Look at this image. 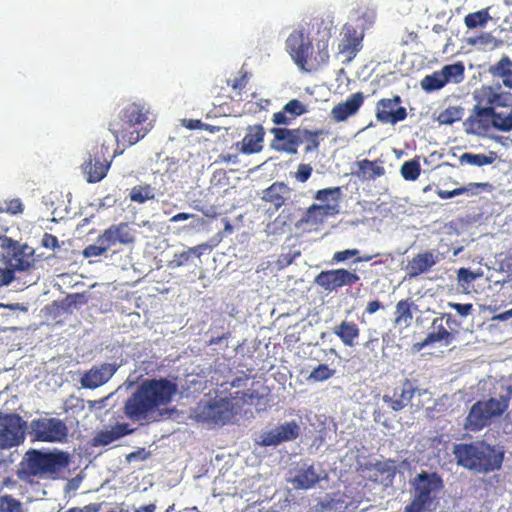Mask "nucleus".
Here are the masks:
<instances>
[{
  "label": "nucleus",
  "instance_id": "obj_20",
  "mask_svg": "<svg viewBox=\"0 0 512 512\" xmlns=\"http://www.w3.org/2000/svg\"><path fill=\"white\" fill-rule=\"evenodd\" d=\"M264 137L265 129L261 124L249 125L243 139L236 143V147L242 154H257L263 150Z\"/></svg>",
  "mask_w": 512,
  "mask_h": 512
},
{
  "label": "nucleus",
  "instance_id": "obj_38",
  "mask_svg": "<svg viewBox=\"0 0 512 512\" xmlns=\"http://www.w3.org/2000/svg\"><path fill=\"white\" fill-rule=\"evenodd\" d=\"M463 115L464 109L461 106H449L438 114L436 120L441 125H452L460 121Z\"/></svg>",
  "mask_w": 512,
  "mask_h": 512
},
{
  "label": "nucleus",
  "instance_id": "obj_58",
  "mask_svg": "<svg viewBox=\"0 0 512 512\" xmlns=\"http://www.w3.org/2000/svg\"><path fill=\"white\" fill-rule=\"evenodd\" d=\"M5 211L13 215L21 213L23 211V204L19 199H12L7 203Z\"/></svg>",
  "mask_w": 512,
  "mask_h": 512
},
{
  "label": "nucleus",
  "instance_id": "obj_23",
  "mask_svg": "<svg viewBox=\"0 0 512 512\" xmlns=\"http://www.w3.org/2000/svg\"><path fill=\"white\" fill-rule=\"evenodd\" d=\"M292 189L284 182L276 181L263 190L262 200L278 211L291 199Z\"/></svg>",
  "mask_w": 512,
  "mask_h": 512
},
{
  "label": "nucleus",
  "instance_id": "obj_48",
  "mask_svg": "<svg viewBox=\"0 0 512 512\" xmlns=\"http://www.w3.org/2000/svg\"><path fill=\"white\" fill-rule=\"evenodd\" d=\"M340 194H341L340 187L325 188V189L318 190L316 192L314 198L321 202L328 201L329 198H332V200H334V204H338Z\"/></svg>",
  "mask_w": 512,
  "mask_h": 512
},
{
  "label": "nucleus",
  "instance_id": "obj_63",
  "mask_svg": "<svg viewBox=\"0 0 512 512\" xmlns=\"http://www.w3.org/2000/svg\"><path fill=\"white\" fill-rule=\"evenodd\" d=\"M351 258L350 249L337 251L333 254L332 260L335 263L345 262Z\"/></svg>",
  "mask_w": 512,
  "mask_h": 512
},
{
  "label": "nucleus",
  "instance_id": "obj_46",
  "mask_svg": "<svg viewBox=\"0 0 512 512\" xmlns=\"http://www.w3.org/2000/svg\"><path fill=\"white\" fill-rule=\"evenodd\" d=\"M0 512H25L22 503L12 495L0 496Z\"/></svg>",
  "mask_w": 512,
  "mask_h": 512
},
{
  "label": "nucleus",
  "instance_id": "obj_40",
  "mask_svg": "<svg viewBox=\"0 0 512 512\" xmlns=\"http://www.w3.org/2000/svg\"><path fill=\"white\" fill-rule=\"evenodd\" d=\"M447 84V78H444L442 71H435L430 75H426L422 81L421 86L427 92H432L443 88Z\"/></svg>",
  "mask_w": 512,
  "mask_h": 512
},
{
  "label": "nucleus",
  "instance_id": "obj_7",
  "mask_svg": "<svg viewBox=\"0 0 512 512\" xmlns=\"http://www.w3.org/2000/svg\"><path fill=\"white\" fill-rule=\"evenodd\" d=\"M414 495L404 512H425L430 509L437 493L443 488V480L436 473L422 471L412 481Z\"/></svg>",
  "mask_w": 512,
  "mask_h": 512
},
{
  "label": "nucleus",
  "instance_id": "obj_33",
  "mask_svg": "<svg viewBox=\"0 0 512 512\" xmlns=\"http://www.w3.org/2000/svg\"><path fill=\"white\" fill-rule=\"evenodd\" d=\"M493 79L501 80L504 87L512 90V60L503 56L498 62L488 68Z\"/></svg>",
  "mask_w": 512,
  "mask_h": 512
},
{
  "label": "nucleus",
  "instance_id": "obj_50",
  "mask_svg": "<svg viewBox=\"0 0 512 512\" xmlns=\"http://www.w3.org/2000/svg\"><path fill=\"white\" fill-rule=\"evenodd\" d=\"M190 259L191 258L189 256L187 250L183 251L181 253H175L173 259L171 261H169L168 267H170L172 269L182 267V266L186 265L190 261Z\"/></svg>",
  "mask_w": 512,
  "mask_h": 512
},
{
  "label": "nucleus",
  "instance_id": "obj_56",
  "mask_svg": "<svg viewBox=\"0 0 512 512\" xmlns=\"http://www.w3.org/2000/svg\"><path fill=\"white\" fill-rule=\"evenodd\" d=\"M458 281L462 284L472 283L477 275L467 268H460L458 270Z\"/></svg>",
  "mask_w": 512,
  "mask_h": 512
},
{
  "label": "nucleus",
  "instance_id": "obj_32",
  "mask_svg": "<svg viewBox=\"0 0 512 512\" xmlns=\"http://www.w3.org/2000/svg\"><path fill=\"white\" fill-rule=\"evenodd\" d=\"M332 332L341 340L344 346L347 347L355 346L356 340L360 336L359 326L355 322L348 320H343L335 325L332 328Z\"/></svg>",
  "mask_w": 512,
  "mask_h": 512
},
{
  "label": "nucleus",
  "instance_id": "obj_52",
  "mask_svg": "<svg viewBox=\"0 0 512 512\" xmlns=\"http://www.w3.org/2000/svg\"><path fill=\"white\" fill-rule=\"evenodd\" d=\"M239 398L247 405H256L259 403L262 396L255 390H247L243 391Z\"/></svg>",
  "mask_w": 512,
  "mask_h": 512
},
{
  "label": "nucleus",
  "instance_id": "obj_39",
  "mask_svg": "<svg viewBox=\"0 0 512 512\" xmlns=\"http://www.w3.org/2000/svg\"><path fill=\"white\" fill-rule=\"evenodd\" d=\"M491 16L489 15V8L479 10L477 12L469 13L464 18V23L468 29H475L478 27H484Z\"/></svg>",
  "mask_w": 512,
  "mask_h": 512
},
{
  "label": "nucleus",
  "instance_id": "obj_60",
  "mask_svg": "<svg viewBox=\"0 0 512 512\" xmlns=\"http://www.w3.org/2000/svg\"><path fill=\"white\" fill-rule=\"evenodd\" d=\"M3 214L4 208L0 207V240H2V244H7V242H4V239H8L5 237V234L9 229V222L3 218Z\"/></svg>",
  "mask_w": 512,
  "mask_h": 512
},
{
  "label": "nucleus",
  "instance_id": "obj_30",
  "mask_svg": "<svg viewBox=\"0 0 512 512\" xmlns=\"http://www.w3.org/2000/svg\"><path fill=\"white\" fill-rule=\"evenodd\" d=\"M339 212L338 204H312L301 218V224H312L317 225L323 223V221L329 215H335Z\"/></svg>",
  "mask_w": 512,
  "mask_h": 512
},
{
  "label": "nucleus",
  "instance_id": "obj_64",
  "mask_svg": "<svg viewBox=\"0 0 512 512\" xmlns=\"http://www.w3.org/2000/svg\"><path fill=\"white\" fill-rule=\"evenodd\" d=\"M383 308V304L379 300H373L367 303V306L365 308V312L367 314H374L378 310Z\"/></svg>",
  "mask_w": 512,
  "mask_h": 512
},
{
  "label": "nucleus",
  "instance_id": "obj_14",
  "mask_svg": "<svg viewBox=\"0 0 512 512\" xmlns=\"http://www.w3.org/2000/svg\"><path fill=\"white\" fill-rule=\"evenodd\" d=\"M312 45L309 37L305 35L302 29L294 30L286 39V50L300 69L307 62L308 54L312 51Z\"/></svg>",
  "mask_w": 512,
  "mask_h": 512
},
{
  "label": "nucleus",
  "instance_id": "obj_54",
  "mask_svg": "<svg viewBox=\"0 0 512 512\" xmlns=\"http://www.w3.org/2000/svg\"><path fill=\"white\" fill-rule=\"evenodd\" d=\"M448 306L454 310L457 311V313L462 316V317H466L468 316L469 314L472 313L473 311V304L471 303H465V304H461V303H453V302H449L448 303Z\"/></svg>",
  "mask_w": 512,
  "mask_h": 512
},
{
  "label": "nucleus",
  "instance_id": "obj_4",
  "mask_svg": "<svg viewBox=\"0 0 512 512\" xmlns=\"http://www.w3.org/2000/svg\"><path fill=\"white\" fill-rule=\"evenodd\" d=\"M68 453L64 451L43 452L28 450L19 463L17 476L21 481L34 483L36 478L52 477L69 465Z\"/></svg>",
  "mask_w": 512,
  "mask_h": 512
},
{
  "label": "nucleus",
  "instance_id": "obj_11",
  "mask_svg": "<svg viewBox=\"0 0 512 512\" xmlns=\"http://www.w3.org/2000/svg\"><path fill=\"white\" fill-rule=\"evenodd\" d=\"M359 281L360 276L355 271L344 268L321 271L314 279V283L328 293L344 286H353Z\"/></svg>",
  "mask_w": 512,
  "mask_h": 512
},
{
  "label": "nucleus",
  "instance_id": "obj_9",
  "mask_svg": "<svg viewBox=\"0 0 512 512\" xmlns=\"http://www.w3.org/2000/svg\"><path fill=\"white\" fill-rule=\"evenodd\" d=\"M30 435L41 442H63L68 435L66 424L58 418H38L30 423Z\"/></svg>",
  "mask_w": 512,
  "mask_h": 512
},
{
  "label": "nucleus",
  "instance_id": "obj_42",
  "mask_svg": "<svg viewBox=\"0 0 512 512\" xmlns=\"http://www.w3.org/2000/svg\"><path fill=\"white\" fill-rule=\"evenodd\" d=\"M444 78H447V83H460L464 79V65L462 62L445 65L442 69Z\"/></svg>",
  "mask_w": 512,
  "mask_h": 512
},
{
  "label": "nucleus",
  "instance_id": "obj_22",
  "mask_svg": "<svg viewBox=\"0 0 512 512\" xmlns=\"http://www.w3.org/2000/svg\"><path fill=\"white\" fill-rule=\"evenodd\" d=\"M363 35L351 26L344 27L343 38L338 44V53L344 55L347 60H352L362 48Z\"/></svg>",
  "mask_w": 512,
  "mask_h": 512
},
{
  "label": "nucleus",
  "instance_id": "obj_53",
  "mask_svg": "<svg viewBox=\"0 0 512 512\" xmlns=\"http://www.w3.org/2000/svg\"><path fill=\"white\" fill-rule=\"evenodd\" d=\"M439 318H443V323L449 331L455 336L458 333L460 322H458L451 313H443Z\"/></svg>",
  "mask_w": 512,
  "mask_h": 512
},
{
  "label": "nucleus",
  "instance_id": "obj_29",
  "mask_svg": "<svg viewBox=\"0 0 512 512\" xmlns=\"http://www.w3.org/2000/svg\"><path fill=\"white\" fill-rule=\"evenodd\" d=\"M356 166L358 169L353 172V174L362 181H373L376 178L384 176L386 173L383 161L380 159H363L357 161Z\"/></svg>",
  "mask_w": 512,
  "mask_h": 512
},
{
  "label": "nucleus",
  "instance_id": "obj_1",
  "mask_svg": "<svg viewBox=\"0 0 512 512\" xmlns=\"http://www.w3.org/2000/svg\"><path fill=\"white\" fill-rule=\"evenodd\" d=\"M177 391V384L167 378L147 379L126 400L124 414L133 422L146 420L170 403Z\"/></svg>",
  "mask_w": 512,
  "mask_h": 512
},
{
  "label": "nucleus",
  "instance_id": "obj_51",
  "mask_svg": "<svg viewBox=\"0 0 512 512\" xmlns=\"http://www.w3.org/2000/svg\"><path fill=\"white\" fill-rule=\"evenodd\" d=\"M312 171L311 165L301 163L298 165L295 177L299 182L304 183L310 178Z\"/></svg>",
  "mask_w": 512,
  "mask_h": 512
},
{
  "label": "nucleus",
  "instance_id": "obj_37",
  "mask_svg": "<svg viewBox=\"0 0 512 512\" xmlns=\"http://www.w3.org/2000/svg\"><path fill=\"white\" fill-rule=\"evenodd\" d=\"M491 187L492 186L489 183H470V184H468V186L459 187V188H456V189H453V190H439L437 192V195L441 199H450V198H453L455 196L462 195V194H464L466 192H469V191H471L474 194H477L480 189L488 191V190L491 189Z\"/></svg>",
  "mask_w": 512,
  "mask_h": 512
},
{
  "label": "nucleus",
  "instance_id": "obj_10",
  "mask_svg": "<svg viewBox=\"0 0 512 512\" xmlns=\"http://www.w3.org/2000/svg\"><path fill=\"white\" fill-rule=\"evenodd\" d=\"M26 422L18 414L0 416V449L20 445L25 439Z\"/></svg>",
  "mask_w": 512,
  "mask_h": 512
},
{
  "label": "nucleus",
  "instance_id": "obj_15",
  "mask_svg": "<svg viewBox=\"0 0 512 512\" xmlns=\"http://www.w3.org/2000/svg\"><path fill=\"white\" fill-rule=\"evenodd\" d=\"M300 434L299 425L295 421L285 422L276 428L261 434L257 442L261 446H277L282 442L293 441Z\"/></svg>",
  "mask_w": 512,
  "mask_h": 512
},
{
  "label": "nucleus",
  "instance_id": "obj_28",
  "mask_svg": "<svg viewBox=\"0 0 512 512\" xmlns=\"http://www.w3.org/2000/svg\"><path fill=\"white\" fill-rule=\"evenodd\" d=\"M320 481L313 465L303 464L295 470V475L289 479V482L298 490H308L314 487Z\"/></svg>",
  "mask_w": 512,
  "mask_h": 512
},
{
  "label": "nucleus",
  "instance_id": "obj_16",
  "mask_svg": "<svg viewBox=\"0 0 512 512\" xmlns=\"http://www.w3.org/2000/svg\"><path fill=\"white\" fill-rule=\"evenodd\" d=\"M7 244H2L10 255V270L26 271L33 264V251L28 246H20L18 242L11 239H4Z\"/></svg>",
  "mask_w": 512,
  "mask_h": 512
},
{
  "label": "nucleus",
  "instance_id": "obj_47",
  "mask_svg": "<svg viewBox=\"0 0 512 512\" xmlns=\"http://www.w3.org/2000/svg\"><path fill=\"white\" fill-rule=\"evenodd\" d=\"M128 431L126 430V425L118 426L115 430L101 432L98 435V440L103 445H108L118 438L126 435Z\"/></svg>",
  "mask_w": 512,
  "mask_h": 512
},
{
  "label": "nucleus",
  "instance_id": "obj_35",
  "mask_svg": "<svg viewBox=\"0 0 512 512\" xmlns=\"http://www.w3.org/2000/svg\"><path fill=\"white\" fill-rule=\"evenodd\" d=\"M325 132L321 129L310 130L301 127L299 146L304 145V153L318 152L320 142Z\"/></svg>",
  "mask_w": 512,
  "mask_h": 512
},
{
  "label": "nucleus",
  "instance_id": "obj_31",
  "mask_svg": "<svg viewBox=\"0 0 512 512\" xmlns=\"http://www.w3.org/2000/svg\"><path fill=\"white\" fill-rule=\"evenodd\" d=\"M438 261L434 251H426L414 256L406 267L410 277H416L430 270Z\"/></svg>",
  "mask_w": 512,
  "mask_h": 512
},
{
  "label": "nucleus",
  "instance_id": "obj_55",
  "mask_svg": "<svg viewBox=\"0 0 512 512\" xmlns=\"http://www.w3.org/2000/svg\"><path fill=\"white\" fill-rule=\"evenodd\" d=\"M75 409L83 410L84 404L82 399L72 395L64 402V410L68 412Z\"/></svg>",
  "mask_w": 512,
  "mask_h": 512
},
{
  "label": "nucleus",
  "instance_id": "obj_3",
  "mask_svg": "<svg viewBox=\"0 0 512 512\" xmlns=\"http://www.w3.org/2000/svg\"><path fill=\"white\" fill-rule=\"evenodd\" d=\"M476 104L466 120L468 131L474 134L485 133L487 116H492L497 107H508L512 104V94L501 90L500 82L494 85H482L473 93Z\"/></svg>",
  "mask_w": 512,
  "mask_h": 512
},
{
  "label": "nucleus",
  "instance_id": "obj_13",
  "mask_svg": "<svg viewBox=\"0 0 512 512\" xmlns=\"http://www.w3.org/2000/svg\"><path fill=\"white\" fill-rule=\"evenodd\" d=\"M401 97L394 95L393 98H382L376 103V119L384 124H396L407 118V110L400 106Z\"/></svg>",
  "mask_w": 512,
  "mask_h": 512
},
{
  "label": "nucleus",
  "instance_id": "obj_43",
  "mask_svg": "<svg viewBox=\"0 0 512 512\" xmlns=\"http://www.w3.org/2000/svg\"><path fill=\"white\" fill-rule=\"evenodd\" d=\"M459 161L461 164H469L481 167L492 164L494 161V157L492 155L473 154L470 152H465L460 156Z\"/></svg>",
  "mask_w": 512,
  "mask_h": 512
},
{
  "label": "nucleus",
  "instance_id": "obj_45",
  "mask_svg": "<svg viewBox=\"0 0 512 512\" xmlns=\"http://www.w3.org/2000/svg\"><path fill=\"white\" fill-rule=\"evenodd\" d=\"M334 374L335 370L329 368L327 364H319L311 371L307 377V380L313 382H323L333 377Z\"/></svg>",
  "mask_w": 512,
  "mask_h": 512
},
{
  "label": "nucleus",
  "instance_id": "obj_12",
  "mask_svg": "<svg viewBox=\"0 0 512 512\" xmlns=\"http://www.w3.org/2000/svg\"><path fill=\"white\" fill-rule=\"evenodd\" d=\"M270 133L273 135V139L270 142L272 150L288 155L298 153L301 127H273L270 129Z\"/></svg>",
  "mask_w": 512,
  "mask_h": 512
},
{
  "label": "nucleus",
  "instance_id": "obj_25",
  "mask_svg": "<svg viewBox=\"0 0 512 512\" xmlns=\"http://www.w3.org/2000/svg\"><path fill=\"white\" fill-rule=\"evenodd\" d=\"M308 112L307 106L298 99L287 102L282 110L272 115L273 124L288 126L294 119Z\"/></svg>",
  "mask_w": 512,
  "mask_h": 512
},
{
  "label": "nucleus",
  "instance_id": "obj_21",
  "mask_svg": "<svg viewBox=\"0 0 512 512\" xmlns=\"http://www.w3.org/2000/svg\"><path fill=\"white\" fill-rule=\"evenodd\" d=\"M432 331L419 343L416 344L418 350H421L434 343H441L448 346L454 340L452 331H449L443 323V318H434L431 324Z\"/></svg>",
  "mask_w": 512,
  "mask_h": 512
},
{
  "label": "nucleus",
  "instance_id": "obj_19",
  "mask_svg": "<svg viewBox=\"0 0 512 512\" xmlns=\"http://www.w3.org/2000/svg\"><path fill=\"white\" fill-rule=\"evenodd\" d=\"M134 240V231L128 223L122 222L119 224H113L105 229L103 233L98 236L96 242L105 243L109 248H111L117 243L123 245L132 244Z\"/></svg>",
  "mask_w": 512,
  "mask_h": 512
},
{
  "label": "nucleus",
  "instance_id": "obj_61",
  "mask_svg": "<svg viewBox=\"0 0 512 512\" xmlns=\"http://www.w3.org/2000/svg\"><path fill=\"white\" fill-rule=\"evenodd\" d=\"M110 145H106L104 142L101 144L99 148H97V151L95 153H98L99 157L102 159L108 158L113 160V158L117 155V151L115 150L113 154L110 153Z\"/></svg>",
  "mask_w": 512,
  "mask_h": 512
},
{
  "label": "nucleus",
  "instance_id": "obj_36",
  "mask_svg": "<svg viewBox=\"0 0 512 512\" xmlns=\"http://www.w3.org/2000/svg\"><path fill=\"white\" fill-rule=\"evenodd\" d=\"M484 124H486L485 133L490 127L499 131L509 132L512 130V110L508 114L496 112L495 110L492 116H487Z\"/></svg>",
  "mask_w": 512,
  "mask_h": 512
},
{
  "label": "nucleus",
  "instance_id": "obj_26",
  "mask_svg": "<svg viewBox=\"0 0 512 512\" xmlns=\"http://www.w3.org/2000/svg\"><path fill=\"white\" fill-rule=\"evenodd\" d=\"M111 164V159H102L98 153H94L93 157L90 156L89 160L82 165V169L89 183H97L107 175Z\"/></svg>",
  "mask_w": 512,
  "mask_h": 512
},
{
  "label": "nucleus",
  "instance_id": "obj_2",
  "mask_svg": "<svg viewBox=\"0 0 512 512\" xmlns=\"http://www.w3.org/2000/svg\"><path fill=\"white\" fill-rule=\"evenodd\" d=\"M452 454L459 467L483 475L501 470L505 459L502 447L485 440L454 444Z\"/></svg>",
  "mask_w": 512,
  "mask_h": 512
},
{
  "label": "nucleus",
  "instance_id": "obj_49",
  "mask_svg": "<svg viewBox=\"0 0 512 512\" xmlns=\"http://www.w3.org/2000/svg\"><path fill=\"white\" fill-rule=\"evenodd\" d=\"M109 246L105 243L97 242L86 246L82 252L85 258L97 257L105 254L109 250Z\"/></svg>",
  "mask_w": 512,
  "mask_h": 512
},
{
  "label": "nucleus",
  "instance_id": "obj_59",
  "mask_svg": "<svg viewBox=\"0 0 512 512\" xmlns=\"http://www.w3.org/2000/svg\"><path fill=\"white\" fill-rule=\"evenodd\" d=\"M14 279L13 270L0 268V287L10 284Z\"/></svg>",
  "mask_w": 512,
  "mask_h": 512
},
{
  "label": "nucleus",
  "instance_id": "obj_24",
  "mask_svg": "<svg viewBox=\"0 0 512 512\" xmlns=\"http://www.w3.org/2000/svg\"><path fill=\"white\" fill-rule=\"evenodd\" d=\"M328 42V38H323L318 40L315 45H312V51L309 52L307 62L301 70L306 72L316 71L329 62L330 55Z\"/></svg>",
  "mask_w": 512,
  "mask_h": 512
},
{
  "label": "nucleus",
  "instance_id": "obj_41",
  "mask_svg": "<svg viewBox=\"0 0 512 512\" xmlns=\"http://www.w3.org/2000/svg\"><path fill=\"white\" fill-rule=\"evenodd\" d=\"M154 198V189L149 184L134 186L130 192V200L136 203L142 204Z\"/></svg>",
  "mask_w": 512,
  "mask_h": 512
},
{
  "label": "nucleus",
  "instance_id": "obj_27",
  "mask_svg": "<svg viewBox=\"0 0 512 512\" xmlns=\"http://www.w3.org/2000/svg\"><path fill=\"white\" fill-rule=\"evenodd\" d=\"M363 102L364 96L361 92L353 93L346 101L333 107L331 111L332 118L337 122L345 121L358 112Z\"/></svg>",
  "mask_w": 512,
  "mask_h": 512
},
{
  "label": "nucleus",
  "instance_id": "obj_18",
  "mask_svg": "<svg viewBox=\"0 0 512 512\" xmlns=\"http://www.w3.org/2000/svg\"><path fill=\"white\" fill-rule=\"evenodd\" d=\"M117 366L111 363H103L95 365L86 371L81 379L80 384L83 388L95 389L107 383L117 371Z\"/></svg>",
  "mask_w": 512,
  "mask_h": 512
},
{
  "label": "nucleus",
  "instance_id": "obj_57",
  "mask_svg": "<svg viewBox=\"0 0 512 512\" xmlns=\"http://www.w3.org/2000/svg\"><path fill=\"white\" fill-rule=\"evenodd\" d=\"M42 246L49 249L59 247L58 238L50 233H45L42 238Z\"/></svg>",
  "mask_w": 512,
  "mask_h": 512
},
{
  "label": "nucleus",
  "instance_id": "obj_5",
  "mask_svg": "<svg viewBox=\"0 0 512 512\" xmlns=\"http://www.w3.org/2000/svg\"><path fill=\"white\" fill-rule=\"evenodd\" d=\"M150 109L142 103H130L119 113L118 119L109 123V130L118 143L119 138L129 146L144 138L149 129L141 126L148 119Z\"/></svg>",
  "mask_w": 512,
  "mask_h": 512
},
{
  "label": "nucleus",
  "instance_id": "obj_62",
  "mask_svg": "<svg viewBox=\"0 0 512 512\" xmlns=\"http://www.w3.org/2000/svg\"><path fill=\"white\" fill-rule=\"evenodd\" d=\"M183 125L189 130H197L202 129L203 127H207V125H205L199 119H184Z\"/></svg>",
  "mask_w": 512,
  "mask_h": 512
},
{
  "label": "nucleus",
  "instance_id": "obj_6",
  "mask_svg": "<svg viewBox=\"0 0 512 512\" xmlns=\"http://www.w3.org/2000/svg\"><path fill=\"white\" fill-rule=\"evenodd\" d=\"M506 393L499 398H489L475 402L465 420L464 429L471 432H479L491 424L494 418L501 417L509 408L512 398V385L505 387Z\"/></svg>",
  "mask_w": 512,
  "mask_h": 512
},
{
  "label": "nucleus",
  "instance_id": "obj_17",
  "mask_svg": "<svg viewBox=\"0 0 512 512\" xmlns=\"http://www.w3.org/2000/svg\"><path fill=\"white\" fill-rule=\"evenodd\" d=\"M417 387L410 379H404L401 384L393 389L392 395L385 394L383 401L393 410L404 409L412 400Z\"/></svg>",
  "mask_w": 512,
  "mask_h": 512
},
{
  "label": "nucleus",
  "instance_id": "obj_8",
  "mask_svg": "<svg viewBox=\"0 0 512 512\" xmlns=\"http://www.w3.org/2000/svg\"><path fill=\"white\" fill-rule=\"evenodd\" d=\"M195 420L211 427L225 426L238 414L235 404L228 398L201 401L195 408Z\"/></svg>",
  "mask_w": 512,
  "mask_h": 512
},
{
  "label": "nucleus",
  "instance_id": "obj_44",
  "mask_svg": "<svg viewBox=\"0 0 512 512\" xmlns=\"http://www.w3.org/2000/svg\"><path fill=\"white\" fill-rule=\"evenodd\" d=\"M400 173L405 180L415 181L421 173L420 163L415 159L406 161L402 164Z\"/></svg>",
  "mask_w": 512,
  "mask_h": 512
},
{
  "label": "nucleus",
  "instance_id": "obj_34",
  "mask_svg": "<svg viewBox=\"0 0 512 512\" xmlns=\"http://www.w3.org/2000/svg\"><path fill=\"white\" fill-rule=\"evenodd\" d=\"M417 306L411 298L400 300L395 307V325L409 327L413 320V310Z\"/></svg>",
  "mask_w": 512,
  "mask_h": 512
}]
</instances>
